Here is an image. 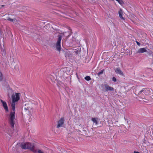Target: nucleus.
I'll use <instances>...</instances> for the list:
<instances>
[{
  "label": "nucleus",
  "mask_w": 153,
  "mask_h": 153,
  "mask_svg": "<svg viewBox=\"0 0 153 153\" xmlns=\"http://www.w3.org/2000/svg\"><path fill=\"white\" fill-rule=\"evenodd\" d=\"M3 79L2 73L0 72V81H1Z\"/></svg>",
  "instance_id": "obj_19"
},
{
  "label": "nucleus",
  "mask_w": 153,
  "mask_h": 153,
  "mask_svg": "<svg viewBox=\"0 0 153 153\" xmlns=\"http://www.w3.org/2000/svg\"><path fill=\"white\" fill-rule=\"evenodd\" d=\"M151 91H152L151 89H148L146 88H143L142 90H140L138 92V94H142L143 95L147 94L151 95V94H150V92H151Z\"/></svg>",
  "instance_id": "obj_5"
},
{
  "label": "nucleus",
  "mask_w": 153,
  "mask_h": 153,
  "mask_svg": "<svg viewBox=\"0 0 153 153\" xmlns=\"http://www.w3.org/2000/svg\"><path fill=\"white\" fill-rule=\"evenodd\" d=\"M65 33H67V35H68V36H69L71 34L70 32L69 31H68L67 32H65Z\"/></svg>",
  "instance_id": "obj_21"
},
{
  "label": "nucleus",
  "mask_w": 153,
  "mask_h": 153,
  "mask_svg": "<svg viewBox=\"0 0 153 153\" xmlns=\"http://www.w3.org/2000/svg\"><path fill=\"white\" fill-rule=\"evenodd\" d=\"M97 120L98 118H92L91 119L92 121L96 125L98 124Z\"/></svg>",
  "instance_id": "obj_15"
},
{
  "label": "nucleus",
  "mask_w": 153,
  "mask_h": 153,
  "mask_svg": "<svg viewBox=\"0 0 153 153\" xmlns=\"http://www.w3.org/2000/svg\"><path fill=\"white\" fill-rule=\"evenodd\" d=\"M85 79L87 81H89L91 80V78L89 76H86L85 78Z\"/></svg>",
  "instance_id": "obj_16"
},
{
  "label": "nucleus",
  "mask_w": 153,
  "mask_h": 153,
  "mask_svg": "<svg viewBox=\"0 0 153 153\" xmlns=\"http://www.w3.org/2000/svg\"><path fill=\"white\" fill-rule=\"evenodd\" d=\"M147 52L146 48H141L139 49L136 52V53L138 54L142 53Z\"/></svg>",
  "instance_id": "obj_8"
},
{
  "label": "nucleus",
  "mask_w": 153,
  "mask_h": 153,
  "mask_svg": "<svg viewBox=\"0 0 153 153\" xmlns=\"http://www.w3.org/2000/svg\"><path fill=\"white\" fill-rule=\"evenodd\" d=\"M136 43H137V44L138 45V46H140V44L138 42H137V41H136Z\"/></svg>",
  "instance_id": "obj_24"
},
{
  "label": "nucleus",
  "mask_w": 153,
  "mask_h": 153,
  "mask_svg": "<svg viewBox=\"0 0 153 153\" xmlns=\"http://www.w3.org/2000/svg\"><path fill=\"white\" fill-rule=\"evenodd\" d=\"M36 152H37L38 153H45L42 150L39 149L36 150Z\"/></svg>",
  "instance_id": "obj_17"
},
{
  "label": "nucleus",
  "mask_w": 153,
  "mask_h": 153,
  "mask_svg": "<svg viewBox=\"0 0 153 153\" xmlns=\"http://www.w3.org/2000/svg\"><path fill=\"white\" fill-rule=\"evenodd\" d=\"M64 33H63V35L64 36H65V34H64Z\"/></svg>",
  "instance_id": "obj_29"
},
{
  "label": "nucleus",
  "mask_w": 153,
  "mask_h": 153,
  "mask_svg": "<svg viewBox=\"0 0 153 153\" xmlns=\"http://www.w3.org/2000/svg\"><path fill=\"white\" fill-rule=\"evenodd\" d=\"M1 101L2 102L3 104V106L4 107L5 110L7 111H8V107L7 105V104L5 102L3 101L2 100H1Z\"/></svg>",
  "instance_id": "obj_11"
},
{
  "label": "nucleus",
  "mask_w": 153,
  "mask_h": 153,
  "mask_svg": "<svg viewBox=\"0 0 153 153\" xmlns=\"http://www.w3.org/2000/svg\"><path fill=\"white\" fill-rule=\"evenodd\" d=\"M50 78L51 79V80L53 81V82H55V80H56V76H55V77H54V79L53 78V76H51Z\"/></svg>",
  "instance_id": "obj_18"
},
{
  "label": "nucleus",
  "mask_w": 153,
  "mask_h": 153,
  "mask_svg": "<svg viewBox=\"0 0 153 153\" xmlns=\"http://www.w3.org/2000/svg\"><path fill=\"white\" fill-rule=\"evenodd\" d=\"M143 99V101L146 102H148V100L146 99H144V98Z\"/></svg>",
  "instance_id": "obj_23"
},
{
  "label": "nucleus",
  "mask_w": 153,
  "mask_h": 153,
  "mask_svg": "<svg viewBox=\"0 0 153 153\" xmlns=\"http://www.w3.org/2000/svg\"><path fill=\"white\" fill-rule=\"evenodd\" d=\"M105 91H113L114 90L113 87L109 86L108 85L105 84L104 85Z\"/></svg>",
  "instance_id": "obj_10"
},
{
  "label": "nucleus",
  "mask_w": 153,
  "mask_h": 153,
  "mask_svg": "<svg viewBox=\"0 0 153 153\" xmlns=\"http://www.w3.org/2000/svg\"><path fill=\"white\" fill-rule=\"evenodd\" d=\"M64 117L61 118L57 122L56 128H59L62 127L64 124Z\"/></svg>",
  "instance_id": "obj_6"
},
{
  "label": "nucleus",
  "mask_w": 153,
  "mask_h": 153,
  "mask_svg": "<svg viewBox=\"0 0 153 153\" xmlns=\"http://www.w3.org/2000/svg\"><path fill=\"white\" fill-rule=\"evenodd\" d=\"M118 13H119L120 17L121 19H123L124 20V18L122 16V14L123 13V11H122V10L121 9H120V10L118 12Z\"/></svg>",
  "instance_id": "obj_14"
},
{
  "label": "nucleus",
  "mask_w": 153,
  "mask_h": 153,
  "mask_svg": "<svg viewBox=\"0 0 153 153\" xmlns=\"http://www.w3.org/2000/svg\"><path fill=\"white\" fill-rule=\"evenodd\" d=\"M4 19L6 20H8L13 23L17 22L16 18L10 14H6L4 16Z\"/></svg>",
  "instance_id": "obj_4"
},
{
  "label": "nucleus",
  "mask_w": 153,
  "mask_h": 153,
  "mask_svg": "<svg viewBox=\"0 0 153 153\" xmlns=\"http://www.w3.org/2000/svg\"><path fill=\"white\" fill-rule=\"evenodd\" d=\"M123 121L125 122H127V123L128 122V121H127L126 120V119H125V118H124V120H123Z\"/></svg>",
  "instance_id": "obj_26"
},
{
  "label": "nucleus",
  "mask_w": 153,
  "mask_h": 153,
  "mask_svg": "<svg viewBox=\"0 0 153 153\" xmlns=\"http://www.w3.org/2000/svg\"><path fill=\"white\" fill-rule=\"evenodd\" d=\"M20 146L23 149H29L35 153L36 152L34 149V145L33 143L29 142L22 143Z\"/></svg>",
  "instance_id": "obj_3"
},
{
  "label": "nucleus",
  "mask_w": 153,
  "mask_h": 153,
  "mask_svg": "<svg viewBox=\"0 0 153 153\" xmlns=\"http://www.w3.org/2000/svg\"><path fill=\"white\" fill-rule=\"evenodd\" d=\"M115 71L116 73L123 76L124 74L122 71L119 68H117L115 70Z\"/></svg>",
  "instance_id": "obj_12"
},
{
  "label": "nucleus",
  "mask_w": 153,
  "mask_h": 153,
  "mask_svg": "<svg viewBox=\"0 0 153 153\" xmlns=\"http://www.w3.org/2000/svg\"><path fill=\"white\" fill-rule=\"evenodd\" d=\"M58 37L56 46V50L58 51L62 55H65V56L67 58L71 59L72 57H75L79 53L80 50H75L74 51H72L71 52L65 49L62 50L60 42L62 37L61 35H59L58 36Z\"/></svg>",
  "instance_id": "obj_1"
},
{
  "label": "nucleus",
  "mask_w": 153,
  "mask_h": 153,
  "mask_svg": "<svg viewBox=\"0 0 153 153\" xmlns=\"http://www.w3.org/2000/svg\"><path fill=\"white\" fill-rule=\"evenodd\" d=\"M147 56L149 59H151L153 57V53L152 51L148 52L147 51Z\"/></svg>",
  "instance_id": "obj_13"
},
{
  "label": "nucleus",
  "mask_w": 153,
  "mask_h": 153,
  "mask_svg": "<svg viewBox=\"0 0 153 153\" xmlns=\"http://www.w3.org/2000/svg\"><path fill=\"white\" fill-rule=\"evenodd\" d=\"M80 131L83 134L85 135L87 134V129L86 127L83 126L81 129Z\"/></svg>",
  "instance_id": "obj_9"
},
{
  "label": "nucleus",
  "mask_w": 153,
  "mask_h": 153,
  "mask_svg": "<svg viewBox=\"0 0 153 153\" xmlns=\"http://www.w3.org/2000/svg\"><path fill=\"white\" fill-rule=\"evenodd\" d=\"M104 71V70H102L100 71V72L99 73H98V74L99 75L102 74Z\"/></svg>",
  "instance_id": "obj_20"
},
{
  "label": "nucleus",
  "mask_w": 153,
  "mask_h": 153,
  "mask_svg": "<svg viewBox=\"0 0 153 153\" xmlns=\"http://www.w3.org/2000/svg\"><path fill=\"white\" fill-rule=\"evenodd\" d=\"M134 153H140L138 152L134 151Z\"/></svg>",
  "instance_id": "obj_28"
},
{
  "label": "nucleus",
  "mask_w": 153,
  "mask_h": 153,
  "mask_svg": "<svg viewBox=\"0 0 153 153\" xmlns=\"http://www.w3.org/2000/svg\"><path fill=\"white\" fill-rule=\"evenodd\" d=\"M25 105H26L27 107V108H25V110H27L30 109H31L34 106V104L31 102L30 101L28 102L25 104Z\"/></svg>",
  "instance_id": "obj_7"
},
{
  "label": "nucleus",
  "mask_w": 153,
  "mask_h": 153,
  "mask_svg": "<svg viewBox=\"0 0 153 153\" xmlns=\"http://www.w3.org/2000/svg\"><path fill=\"white\" fill-rule=\"evenodd\" d=\"M151 67L152 69L153 70V60L152 61V62L151 64Z\"/></svg>",
  "instance_id": "obj_25"
},
{
  "label": "nucleus",
  "mask_w": 153,
  "mask_h": 153,
  "mask_svg": "<svg viewBox=\"0 0 153 153\" xmlns=\"http://www.w3.org/2000/svg\"><path fill=\"white\" fill-rule=\"evenodd\" d=\"M20 93H19L13 94L12 95V102L11 105L12 107V111L10 112L9 116V121L12 128L14 127V124L16 120L15 117V105L16 102L20 100Z\"/></svg>",
  "instance_id": "obj_2"
},
{
  "label": "nucleus",
  "mask_w": 153,
  "mask_h": 153,
  "mask_svg": "<svg viewBox=\"0 0 153 153\" xmlns=\"http://www.w3.org/2000/svg\"><path fill=\"white\" fill-rule=\"evenodd\" d=\"M112 79V80L114 82H116L117 81L115 77H113Z\"/></svg>",
  "instance_id": "obj_22"
},
{
  "label": "nucleus",
  "mask_w": 153,
  "mask_h": 153,
  "mask_svg": "<svg viewBox=\"0 0 153 153\" xmlns=\"http://www.w3.org/2000/svg\"><path fill=\"white\" fill-rule=\"evenodd\" d=\"M150 94H151V97H152V98H153V95H152L153 93H151V94L150 93Z\"/></svg>",
  "instance_id": "obj_27"
}]
</instances>
